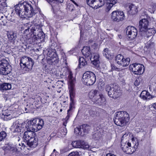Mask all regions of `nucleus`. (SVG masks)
I'll return each instance as SVG.
<instances>
[{
	"mask_svg": "<svg viewBox=\"0 0 156 156\" xmlns=\"http://www.w3.org/2000/svg\"><path fill=\"white\" fill-rule=\"evenodd\" d=\"M96 76L92 72L87 71L83 75L82 81L83 83L87 85H93L96 81Z\"/></svg>",
	"mask_w": 156,
	"mask_h": 156,
	"instance_id": "9",
	"label": "nucleus"
},
{
	"mask_svg": "<svg viewBox=\"0 0 156 156\" xmlns=\"http://www.w3.org/2000/svg\"><path fill=\"white\" fill-rule=\"evenodd\" d=\"M47 51H48L47 55L49 58H50L51 57L53 56V54L54 53H56L55 51V49L51 48V49H47Z\"/></svg>",
	"mask_w": 156,
	"mask_h": 156,
	"instance_id": "34",
	"label": "nucleus"
},
{
	"mask_svg": "<svg viewBox=\"0 0 156 156\" xmlns=\"http://www.w3.org/2000/svg\"><path fill=\"white\" fill-rule=\"evenodd\" d=\"M61 133L62 135H65L67 133V129L65 127L61 128Z\"/></svg>",
	"mask_w": 156,
	"mask_h": 156,
	"instance_id": "41",
	"label": "nucleus"
},
{
	"mask_svg": "<svg viewBox=\"0 0 156 156\" xmlns=\"http://www.w3.org/2000/svg\"><path fill=\"white\" fill-rule=\"evenodd\" d=\"M48 60L51 61L52 63L55 64L58 63L59 61V59L56 53H54L53 54V56L51 58H48Z\"/></svg>",
	"mask_w": 156,
	"mask_h": 156,
	"instance_id": "27",
	"label": "nucleus"
},
{
	"mask_svg": "<svg viewBox=\"0 0 156 156\" xmlns=\"http://www.w3.org/2000/svg\"><path fill=\"white\" fill-rule=\"evenodd\" d=\"M33 5L31 2H24L15 6V11L21 18L27 19L35 14Z\"/></svg>",
	"mask_w": 156,
	"mask_h": 156,
	"instance_id": "1",
	"label": "nucleus"
},
{
	"mask_svg": "<svg viewBox=\"0 0 156 156\" xmlns=\"http://www.w3.org/2000/svg\"><path fill=\"white\" fill-rule=\"evenodd\" d=\"M114 120L116 125L122 126L129 122V116L126 112H118L115 114Z\"/></svg>",
	"mask_w": 156,
	"mask_h": 156,
	"instance_id": "3",
	"label": "nucleus"
},
{
	"mask_svg": "<svg viewBox=\"0 0 156 156\" xmlns=\"http://www.w3.org/2000/svg\"><path fill=\"white\" fill-rule=\"evenodd\" d=\"M96 135H97V134H96V133H95V134H94V136H96Z\"/></svg>",
	"mask_w": 156,
	"mask_h": 156,
	"instance_id": "54",
	"label": "nucleus"
},
{
	"mask_svg": "<svg viewBox=\"0 0 156 156\" xmlns=\"http://www.w3.org/2000/svg\"><path fill=\"white\" fill-rule=\"evenodd\" d=\"M74 7L73 5L68 4L67 5V10L71 12H72L74 10Z\"/></svg>",
	"mask_w": 156,
	"mask_h": 156,
	"instance_id": "42",
	"label": "nucleus"
},
{
	"mask_svg": "<svg viewBox=\"0 0 156 156\" xmlns=\"http://www.w3.org/2000/svg\"><path fill=\"white\" fill-rule=\"evenodd\" d=\"M124 59L123 56L121 55H118L116 57L115 61L118 64L121 65Z\"/></svg>",
	"mask_w": 156,
	"mask_h": 156,
	"instance_id": "30",
	"label": "nucleus"
},
{
	"mask_svg": "<svg viewBox=\"0 0 156 156\" xmlns=\"http://www.w3.org/2000/svg\"><path fill=\"white\" fill-rule=\"evenodd\" d=\"M11 71V67L8 61L5 59L0 61V74L3 75H7Z\"/></svg>",
	"mask_w": 156,
	"mask_h": 156,
	"instance_id": "12",
	"label": "nucleus"
},
{
	"mask_svg": "<svg viewBox=\"0 0 156 156\" xmlns=\"http://www.w3.org/2000/svg\"><path fill=\"white\" fill-rule=\"evenodd\" d=\"M96 111L95 108H93L89 111V114L92 117L94 116L96 114Z\"/></svg>",
	"mask_w": 156,
	"mask_h": 156,
	"instance_id": "37",
	"label": "nucleus"
},
{
	"mask_svg": "<svg viewBox=\"0 0 156 156\" xmlns=\"http://www.w3.org/2000/svg\"><path fill=\"white\" fill-rule=\"evenodd\" d=\"M50 156H56V154L52 153Z\"/></svg>",
	"mask_w": 156,
	"mask_h": 156,
	"instance_id": "50",
	"label": "nucleus"
},
{
	"mask_svg": "<svg viewBox=\"0 0 156 156\" xmlns=\"http://www.w3.org/2000/svg\"><path fill=\"white\" fill-rule=\"evenodd\" d=\"M11 113V111L8 109L3 110L2 112V115L1 116V117L5 121L10 120L12 118Z\"/></svg>",
	"mask_w": 156,
	"mask_h": 156,
	"instance_id": "18",
	"label": "nucleus"
},
{
	"mask_svg": "<svg viewBox=\"0 0 156 156\" xmlns=\"http://www.w3.org/2000/svg\"><path fill=\"white\" fill-rule=\"evenodd\" d=\"M89 97L94 103L98 105H101L105 101L104 96L96 90L91 91L89 94Z\"/></svg>",
	"mask_w": 156,
	"mask_h": 156,
	"instance_id": "6",
	"label": "nucleus"
},
{
	"mask_svg": "<svg viewBox=\"0 0 156 156\" xmlns=\"http://www.w3.org/2000/svg\"><path fill=\"white\" fill-rule=\"evenodd\" d=\"M11 88V85L9 83H4L0 85V90H9Z\"/></svg>",
	"mask_w": 156,
	"mask_h": 156,
	"instance_id": "28",
	"label": "nucleus"
},
{
	"mask_svg": "<svg viewBox=\"0 0 156 156\" xmlns=\"http://www.w3.org/2000/svg\"><path fill=\"white\" fill-rule=\"evenodd\" d=\"M82 143V140L74 141L72 142L71 144L74 147L81 148Z\"/></svg>",
	"mask_w": 156,
	"mask_h": 156,
	"instance_id": "29",
	"label": "nucleus"
},
{
	"mask_svg": "<svg viewBox=\"0 0 156 156\" xmlns=\"http://www.w3.org/2000/svg\"><path fill=\"white\" fill-rule=\"evenodd\" d=\"M8 37L10 40L14 41L15 40L16 38V34L15 33L10 32L8 34Z\"/></svg>",
	"mask_w": 156,
	"mask_h": 156,
	"instance_id": "31",
	"label": "nucleus"
},
{
	"mask_svg": "<svg viewBox=\"0 0 156 156\" xmlns=\"http://www.w3.org/2000/svg\"><path fill=\"white\" fill-rule=\"evenodd\" d=\"M6 136V133L5 131H2L0 133V140L2 141Z\"/></svg>",
	"mask_w": 156,
	"mask_h": 156,
	"instance_id": "39",
	"label": "nucleus"
},
{
	"mask_svg": "<svg viewBox=\"0 0 156 156\" xmlns=\"http://www.w3.org/2000/svg\"><path fill=\"white\" fill-rule=\"evenodd\" d=\"M90 127L87 124H83L76 128L74 129V132L78 135H81L82 132L83 135L87 133L90 129Z\"/></svg>",
	"mask_w": 156,
	"mask_h": 156,
	"instance_id": "16",
	"label": "nucleus"
},
{
	"mask_svg": "<svg viewBox=\"0 0 156 156\" xmlns=\"http://www.w3.org/2000/svg\"><path fill=\"white\" fill-rule=\"evenodd\" d=\"M126 135H126V134H124V135H123L122 137V140H121V141H122V140H123V139H124V138L125 137H126Z\"/></svg>",
	"mask_w": 156,
	"mask_h": 156,
	"instance_id": "49",
	"label": "nucleus"
},
{
	"mask_svg": "<svg viewBox=\"0 0 156 156\" xmlns=\"http://www.w3.org/2000/svg\"><path fill=\"white\" fill-rule=\"evenodd\" d=\"M33 22L34 24L29 27L31 33L34 34L35 35H37L38 37H41L43 35L44 33L41 30V25L40 23L39 22H38V23H37L35 19L33 21Z\"/></svg>",
	"mask_w": 156,
	"mask_h": 156,
	"instance_id": "10",
	"label": "nucleus"
},
{
	"mask_svg": "<svg viewBox=\"0 0 156 156\" xmlns=\"http://www.w3.org/2000/svg\"><path fill=\"white\" fill-rule=\"evenodd\" d=\"M105 90L108 92V96L114 99H116L120 95L119 87L114 84L107 85L105 86Z\"/></svg>",
	"mask_w": 156,
	"mask_h": 156,
	"instance_id": "8",
	"label": "nucleus"
},
{
	"mask_svg": "<svg viewBox=\"0 0 156 156\" xmlns=\"http://www.w3.org/2000/svg\"><path fill=\"white\" fill-rule=\"evenodd\" d=\"M106 11L107 12H108L111 9V8L113 6L112 5V4H106Z\"/></svg>",
	"mask_w": 156,
	"mask_h": 156,
	"instance_id": "44",
	"label": "nucleus"
},
{
	"mask_svg": "<svg viewBox=\"0 0 156 156\" xmlns=\"http://www.w3.org/2000/svg\"><path fill=\"white\" fill-rule=\"evenodd\" d=\"M18 121L13 122V125L12 126V129L14 133L21 132L20 124L18 123Z\"/></svg>",
	"mask_w": 156,
	"mask_h": 156,
	"instance_id": "24",
	"label": "nucleus"
},
{
	"mask_svg": "<svg viewBox=\"0 0 156 156\" xmlns=\"http://www.w3.org/2000/svg\"><path fill=\"white\" fill-rule=\"evenodd\" d=\"M119 38L120 39H121L122 38V36L121 34H119L118 35Z\"/></svg>",
	"mask_w": 156,
	"mask_h": 156,
	"instance_id": "51",
	"label": "nucleus"
},
{
	"mask_svg": "<svg viewBox=\"0 0 156 156\" xmlns=\"http://www.w3.org/2000/svg\"><path fill=\"white\" fill-rule=\"evenodd\" d=\"M68 156H80V154L77 151L73 152L70 153Z\"/></svg>",
	"mask_w": 156,
	"mask_h": 156,
	"instance_id": "43",
	"label": "nucleus"
},
{
	"mask_svg": "<svg viewBox=\"0 0 156 156\" xmlns=\"http://www.w3.org/2000/svg\"><path fill=\"white\" fill-rule=\"evenodd\" d=\"M124 18L125 15L123 12L114 11L111 13V19L114 22L121 21L123 20Z\"/></svg>",
	"mask_w": 156,
	"mask_h": 156,
	"instance_id": "14",
	"label": "nucleus"
},
{
	"mask_svg": "<svg viewBox=\"0 0 156 156\" xmlns=\"http://www.w3.org/2000/svg\"><path fill=\"white\" fill-rule=\"evenodd\" d=\"M32 120L29 121L26 124L25 126V129L27 130L26 132H35V130L34 127L33 126H34L32 124Z\"/></svg>",
	"mask_w": 156,
	"mask_h": 156,
	"instance_id": "22",
	"label": "nucleus"
},
{
	"mask_svg": "<svg viewBox=\"0 0 156 156\" xmlns=\"http://www.w3.org/2000/svg\"><path fill=\"white\" fill-rule=\"evenodd\" d=\"M106 4H109L111 0H105ZM87 4L94 9H97L103 6L105 4V0H86Z\"/></svg>",
	"mask_w": 156,
	"mask_h": 156,
	"instance_id": "11",
	"label": "nucleus"
},
{
	"mask_svg": "<svg viewBox=\"0 0 156 156\" xmlns=\"http://www.w3.org/2000/svg\"><path fill=\"white\" fill-rule=\"evenodd\" d=\"M146 30H144V31H141V34L144 35L147 37H148L150 36H151L153 33H155V32L153 31L152 29L148 28Z\"/></svg>",
	"mask_w": 156,
	"mask_h": 156,
	"instance_id": "25",
	"label": "nucleus"
},
{
	"mask_svg": "<svg viewBox=\"0 0 156 156\" xmlns=\"http://www.w3.org/2000/svg\"><path fill=\"white\" fill-rule=\"evenodd\" d=\"M82 142L83 143H82L81 148H83L84 149H89V148L90 146L87 143L82 140Z\"/></svg>",
	"mask_w": 156,
	"mask_h": 156,
	"instance_id": "38",
	"label": "nucleus"
},
{
	"mask_svg": "<svg viewBox=\"0 0 156 156\" xmlns=\"http://www.w3.org/2000/svg\"><path fill=\"white\" fill-rule=\"evenodd\" d=\"M130 61V60L129 58H124L123 61H122L123 62L121 63V65L124 67L127 66L129 64Z\"/></svg>",
	"mask_w": 156,
	"mask_h": 156,
	"instance_id": "36",
	"label": "nucleus"
},
{
	"mask_svg": "<svg viewBox=\"0 0 156 156\" xmlns=\"http://www.w3.org/2000/svg\"><path fill=\"white\" fill-rule=\"evenodd\" d=\"M126 33L128 38L132 40L136 38L137 34V30L134 27L128 26L126 28Z\"/></svg>",
	"mask_w": 156,
	"mask_h": 156,
	"instance_id": "15",
	"label": "nucleus"
},
{
	"mask_svg": "<svg viewBox=\"0 0 156 156\" xmlns=\"http://www.w3.org/2000/svg\"><path fill=\"white\" fill-rule=\"evenodd\" d=\"M152 5H153L152 7V6H151V7H152V10H154L155 9H156V6L155 5L153 4Z\"/></svg>",
	"mask_w": 156,
	"mask_h": 156,
	"instance_id": "48",
	"label": "nucleus"
},
{
	"mask_svg": "<svg viewBox=\"0 0 156 156\" xmlns=\"http://www.w3.org/2000/svg\"><path fill=\"white\" fill-rule=\"evenodd\" d=\"M152 107L156 110V103L153 104L152 105Z\"/></svg>",
	"mask_w": 156,
	"mask_h": 156,
	"instance_id": "47",
	"label": "nucleus"
},
{
	"mask_svg": "<svg viewBox=\"0 0 156 156\" xmlns=\"http://www.w3.org/2000/svg\"><path fill=\"white\" fill-rule=\"evenodd\" d=\"M27 108H25V110L26 111L27 110Z\"/></svg>",
	"mask_w": 156,
	"mask_h": 156,
	"instance_id": "55",
	"label": "nucleus"
},
{
	"mask_svg": "<svg viewBox=\"0 0 156 156\" xmlns=\"http://www.w3.org/2000/svg\"><path fill=\"white\" fill-rule=\"evenodd\" d=\"M5 149L6 150H8L12 153L16 152L17 150V148L15 146H10L9 145L6 147Z\"/></svg>",
	"mask_w": 156,
	"mask_h": 156,
	"instance_id": "35",
	"label": "nucleus"
},
{
	"mask_svg": "<svg viewBox=\"0 0 156 156\" xmlns=\"http://www.w3.org/2000/svg\"><path fill=\"white\" fill-rule=\"evenodd\" d=\"M90 51V48L89 47H84L82 49V52L85 57L89 58H90V57L92 56V54H91Z\"/></svg>",
	"mask_w": 156,
	"mask_h": 156,
	"instance_id": "23",
	"label": "nucleus"
},
{
	"mask_svg": "<svg viewBox=\"0 0 156 156\" xmlns=\"http://www.w3.org/2000/svg\"><path fill=\"white\" fill-rule=\"evenodd\" d=\"M33 123L35 130L37 132L42 128L44 125V122L42 119L37 118L32 120Z\"/></svg>",
	"mask_w": 156,
	"mask_h": 156,
	"instance_id": "17",
	"label": "nucleus"
},
{
	"mask_svg": "<svg viewBox=\"0 0 156 156\" xmlns=\"http://www.w3.org/2000/svg\"><path fill=\"white\" fill-rule=\"evenodd\" d=\"M140 96L144 100L149 99L151 97V95L150 93L146 90L143 91L141 93Z\"/></svg>",
	"mask_w": 156,
	"mask_h": 156,
	"instance_id": "26",
	"label": "nucleus"
},
{
	"mask_svg": "<svg viewBox=\"0 0 156 156\" xmlns=\"http://www.w3.org/2000/svg\"><path fill=\"white\" fill-rule=\"evenodd\" d=\"M130 70L136 75H141L144 71V65L140 64L135 63L130 65Z\"/></svg>",
	"mask_w": 156,
	"mask_h": 156,
	"instance_id": "13",
	"label": "nucleus"
},
{
	"mask_svg": "<svg viewBox=\"0 0 156 156\" xmlns=\"http://www.w3.org/2000/svg\"><path fill=\"white\" fill-rule=\"evenodd\" d=\"M127 9L129 14L134 15L136 14L137 11L136 7L133 4L129 3L127 6Z\"/></svg>",
	"mask_w": 156,
	"mask_h": 156,
	"instance_id": "21",
	"label": "nucleus"
},
{
	"mask_svg": "<svg viewBox=\"0 0 156 156\" xmlns=\"http://www.w3.org/2000/svg\"><path fill=\"white\" fill-rule=\"evenodd\" d=\"M79 62L80 66H81V67H80V68L84 66L87 64V61L83 57H81L80 58Z\"/></svg>",
	"mask_w": 156,
	"mask_h": 156,
	"instance_id": "32",
	"label": "nucleus"
},
{
	"mask_svg": "<svg viewBox=\"0 0 156 156\" xmlns=\"http://www.w3.org/2000/svg\"><path fill=\"white\" fill-rule=\"evenodd\" d=\"M92 64L96 67L99 66V56L98 54H93L92 56L90 57L89 58Z\"/></svg>",
	"mask_w": 156,
	"mask_h": 156,
	"instance_id": "20",
	"label": "nucleus"
},
{
	"mask_svg": "<svg viewBox=\"0 0 156 156\" xmlns=\"http://www.w3.org/2000/svg\"><path fill=\"white\" fill-rule=\"evenodd\" d=\"M24 33L26 35V36H27V37H30V36L32 35V33H31L30 31L29 27L27 29H25Z\"/></svg>",
	"mask_w": 156,
	"mask_h": 156,
	"instance_id": "40",
	"label": "nucleus"
},
{
	"mask_svg": "<svg viewBox=\"0 0 156 156\" xmlns=\"http://www.w3.org/2000/svg\"><path fill=\"white\" fill-rule=\"evenodd\" d=\"M148 22L147 19H143L140 20L139 23V28L140 32L146 30L148 28Z\"/></svg>",
	"mask_w": 156,
	"mask_h": 156,
	"instance_id": "19",
	"label": "nucleus"
},
{
	"mask_svg": "<svg viewBox=\"0 0 156 156\" xmlns=\"http://www.w3.org/2000/svg\"><path fill=\"white\" fill-rule=\"evenodd\" d=\"M140 81L139 79L136 80L134 83L135 85L136 86H138L139 85Z\"/></svg>",
	"mask_w": 156,
	"mask_h": 156,
	"instance_id": "46",
	"label": "nucleus"
},
{
	"mask_svg": "<svg viewBox=\"0 0 156 156\" xmlns=\"http://www.w3.org/2000/svg\"><path fill=\"white\" fill-rule=\"evenodd\" d=\"M35 134L34 132H25L24 133L23 138L24 141L30 147L34 148L37 144V139L35 136Z\"/></svg>",
	"mask_w": 156,
	"mask_h": 156,
	"instance_id": "5",
	"label": "nucleus"
},
{
	"mask_svg": "<svg viewBox=\"0 0 156 156\" xmlns=\"http://www.w3.org/2000/svg\"><path fill=\"white\" fill-rule=\"evenodd\" d=\"M152 86H151V85H150L149 86V89L150 90H151V88H152Z\"/></svg>",
	"mask_w": 156,
	"mask_h": 156,
	"instance_id": "53",
	"label": "nucleus"
},
{
	"mask_svg": "<svg viewBox=\"0 0 156 156\" xmlns=\"http://www.w3.org/2000/svg\"><path fill=\"white\" fill-rule=\"evenodd\" d=\"M110 51L108 48H106L103 51V54L107 58H109L111 56V55L110 54Z\"/></svg>",
	"mask_w": 156,
	"mask_h": 156,
	"instance_id": "33",
	"label": "nucleus"
},
{
	"mask_svg": "<svg viewBox=\"0 0 156 156\" xmlns=\"http://www.w3.org/2000/svg\"><path fill=\"white\" fill-rule=\"evenodd\" d=\"M132 144L127 141L122 140L121 142V147L124 152L127 154H131L134 153L137 148L138 143L137 140L135 141L133 138L132 139Z\"/></svg>",
	"mask_w": 156,
	"mask_h": 156,
	"instance_id": "4",
	"label": "nucleus"
},
{
	"mask_svg": "<svg viewBox=\"0 0 156 156\" xmlns=\"http://www.w3.org/2000/svg\"><path fill=\"white\" fill-rule=\"evenodd\" d=\"M20 61L21 69L24 72H28L32 69L34 62L32 58L24 56L21 58Z\"/></svg>",
	"mask_w": 156,
	"mask_h": 156,
	"instance_id": "7",
	"label": "nucleus"
},
{
	"mask_svg": "<svg viewBox=\"0 0 156 156\" xmlns=\"http://www.w3.org/2000/svg\"><path fill=\"white\" fill-rule=\"evenodd\" d=\"M72 72L69 70V92L70 100L71 102L70 103L69 109L67 111V115L65 119L62 120L63 122V125L65 126L67 123L68 120L71 114V111L74 105V102L73 98L75 96V78L73 76Z\"/></svg>",
	"mask_w": 156,
	"mask_h": 156,
	"instance_id": "2",
	"label": "nucleus"
},
{
	"mask_svg": "<svg viewBox=\"0 0 156 156\" xmlns=\"http://www.w3.org/2000/svg\"><path fill=\"white\" fill-rule=\"evenodd\" d=\"M117 2V0H111V1L109 2H110V4H112V6H113L114 5H115L116 3Z\"/></svg>",
	"mask_w": 156,
	"mask_h": 156,
	"instance_id": "45",
	"label": "nucleus"
},
{
	"mask_svg": "<svg viewBox=\"0 0 156 156\" xmlns=\"http://www.w3.org/2000/svg\"><path fill=\"white\" fill-rule=\"evenodd\" d=\"M52 153H56V150L55 149H54L53 150V151Z\"/></svg>",
	"mask_w": 156,
	"mask_h": 156,
	"instance_id": "52",
	"label": "nucleus"
}]
</instances>
